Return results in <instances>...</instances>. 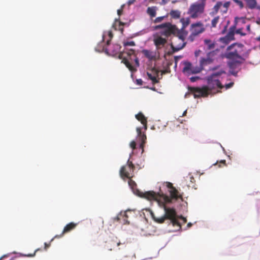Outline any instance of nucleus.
<instances>
[{
	"label": "nucleus",
	"instance_id": "nucleus-1",
	"mask_svg": "<svg viewBox=\"0 0 260 260\" xmlns=\"http://www.w3.org/2000/svg\"><path fill=\"white\" fill-rule=\"evenodd\" d=\"M168 188L171 189L170 191V197H169L163 193H156L153 191H149L145 192H140L139 196L141 197L145 198L149 201H156L159 203L161 200L165 203H171L173 199L176 200L180 199L183 201L182 194H179V191L173 186L172 183L166 182Z\"/></svg>",
	"mask_w": 260,
	"mask_h": 260
},
{
	"label": "nucleus",
	"instance_id": "nucleus-2",
	"mask_svg": "<svg viewBox=\"0 0 260 260\" xmlns=\"http://www.w3.org/2000/svg\"><path fill=\"white\" fill-rule=\"evenodd\" d=\"M175 31L173 35L176 37V39L171 44V47L173 52H177L182 49L186 44L185 39L187 35V31L184 29H179L175 26Z\"/></svg>",
	"mask_w": 260,
	"mask_h": 260
},
{
	"label": "nucleus",
	"instance_id": "nucleus-3",
	"mask_svg": "<svg viewBox=\"0 0 260 260\" xmlns=\"http://www.w3.org/2000/svg\"><path fill=\"white\" fill-rule=\"evenodd\" d=\"M244 46L241 44L234 43L227 48V51L225 53V58L229 59H240L244 60L242 55L244 53Z\"/></svg>",
	"mask_w": 260,
	"mask_h": 260
},
{
	"label": "nucleus",
	"instance_id": "nucleus-4",
	"mask_svg": "<svg viewBox=\"0 0 260 260\" xmlns=\"http://www.w3.org/2000/svg\"><path fill=\"white\" fill-rule=\"evenodd\" d=\"M159 205L162 204V208L165 211V214L161 216H156L155 214L151 212V215L152 219L156 222L158 223H163L166 219H172L174 217H176L177 213L175 209L173 208L168 207L166 206V204L164 201L161 200V202L158 203Z\"/></svg>",
	"mask_w": 260,
	"mask_h": 260
},
{
	"label": "nucleus",
	"instance_id": "nucleus-5",
	"mask_svg": "<svg viewBox=\"0 0 260 260\" xmlns=\"http://www.w3.org/2000/svg\"><path fill=\"white\" fill-rule=\"evenodd\" d=\"M225 72L223 70H220L218 72L214 73L207 78V81L209 88V91H210L212 89H214L215 87H218L220 89H222L223 86L221 84L219 81L218 77L221 76L222 74H225Z\"/></svg>",
	"mask_w": 260,
	"mask_h": 260
},
{
	"label": "nucleus",
	"instance_id": "nucleus-6",
	"mask_svg": "<svg viewBox=\"0 0 260 260\" xmlns=\"http://www.w3.org/2000/svg\"><path fill=\"white\" fill-rule=\"evenodd\" d=\"M205 30L204 24L200 21L191 24L190 28L191 33L188 38V40L191 42H193L196 37L203 32Z\"/></svg>",
	"mask_w": 260,
	"mask_h": 260
},
{
	"label": "nucleus",
	"instance_id": "nucleus-7",
	"mask_svg": "<svg viewBox=\"0 0 260 260\" xmlns=\"http://www.w3.org/2000/svg\"><path fill=\"white\" fill-rule=\"evenodd\" d=\"M205 6L204 4H201L198 2L192 4L188 9V14L191 18L196 19L204 12Z\"/></svg>",
	"mask_w": 260,
	"mask_h": 260
},
{
	"label": "nucleus",
	"instance_id": "nucleus-8",
	"mask_svg": "<svg viewBox=\"0 0 260 260\" xmlns=\"http://www.w3.org/2000/svg\"><path fill=\"white\" fill-rule=\"evenodd\" d=\"M135 169V166L132 161L128 160L126 166H122L120 170V177L124 179L125 178H129L133 177V173Z\"/></svg>",
	"mask_w": 260,
	"mask_h": 260
},
{
	"label": "nucleus",
	"instance_id": "nucleus-9",
	"mask_svg": "<svg viewBox=\"0 0 260 260\" xmlns=\"http://www.w3.org/2000/svg\"><path fill=\"white\" fill-rule=\"evenodd\" d=\"M126 57L122 56L121 62L126 66L129 71L132 72H135L137 71V69L132 65L134 60L133 55H136L135 51L133 49H131L126 53Z\"/></svg>",
	"mask_w": 260,
	"mask_h": 260
},
{
	"label": "nucleus",
	"instance_id": "nucleus-10",
	"mask_svg": "<svg viewBox=\"0 0 260 260\" xmlns=\"http://www.w3.org/2000/svg\"><path fill=\"white\" fill-rule=\"evenodd\" d=\"M188 91L191 92L194 98H198L201 96H207L209 94V88L204 86L202 88L190 87H188Z\"/></svg>",
	"mask_w": 260,
	"mask_h": 260
},
{
	"label": "nucleus",
	"instance_id": "nucleus-11",
	"mask_svg": "<svg viewBox=\"0 0 260 260\" xmlns=\"http://www.w3.org/2000/svg\"><path fill=\"white\" fill-rule=\"evenodd\" d=\"M184 64L183 72L188 75L199 73L202 71V67L200 66H194L190 62L185 61L184 62Z\"/></svg>",
	"mask_w": 260,
	"mask_h": 260
},
{
	"label": "nucleus",
	"instance_id": "nucleus-12",
	"mask_svg": "<svg viewBox=\"0 0 260 260\" xmlns=\"http://www.w3.org/2000/svg\"><path fill=\"white\" fill-rule=\"evenodd\" d=\"M231 60L228 62L230 68L231 74L235 76H237L238 71L240 70V66L242 63V61L240 59H230Z\"/></svg>",
	"mask_w": 260,
	"mask_h": 260
},
{
	"label": "nucleus",
	"instance_id": "nucleus-13",
	"mask_svg": "<svg viewBox=\"0 0 260 260\" xmlns=\"http://www.w3.org/2000/svg\"><path fill=\"white\" fill-rule=\"evenodd\" d=\"M217 51V50L211 51L207 54L206 58H202L200 60V66L202 67V70L205 66L211 63L213 61V57L216 54Z\"/></svg>",
	"mask_w": 260,
	"mask_h": 260
},
{
	"label": "nucleus",
	"instance_id": "nucleus-14",
	"mask_svg": "<svg viewBox=\"0 0 260 260\" xmlns=\"http://www.w3.org/2000/svg\"><path fill=\"white\" fill-rule=\"evenodd\" d=\"M153 43L156 47V50L158 51V50L164 47L167 43V39L156 34L154 35Z\"/></svg>",
	"mask_w": 260,
	"mask_h": 260
},
{
	"label": "nucleus",
	"instance_id": "nucleus-15",
	"mask_svg": "<svg viewBox=\"0 0 260 260\" xmlns=\"http://www.w3.org/2000/svg\"><path fill=\"white\" fill-rule=\"evenodd\" d=\"M121 46L118 44H113L112 47L109 49H107L106 47H104L103 49L105 50L106 52L109 51L110 53L113 55L115 56L118 54V57L119 58H122V55H123V53L121 52Z\"/></svg>",
	"mask_w": 260,
	"mask_h": 260
},
{
	"label": "nucleus",
	"instance_id": "nucleus-16",
	"mask_svg": "<svg viewBox=\"0 0 260 260\" xmlns=\"http://www.w3.org/2000/svg\"><path fill=\"white\" fill-rule=\"evenodd\" d=\"M142 52L146 58L151 60H155L159 58V51H153L144 49L142 50Z\"/></svg>",
	"mask_w": 260,
	"mask_h": 260
},
{
	"label": "nucleus",
	"instance_id": "nucleus-17",
	"mask_svg": "<svg viewBox=\"0 0 260 260\" xmlns=\"http://www.w3.org/2000/svg\"><path fill=\"white\" fill-rule=\"evenodd\" d=\"M175 25L171 24L167 28L164 29L160 30L159 32L156 33V34H158L160 36H164L167 38L170 37L171 35H173V33L175 31Z\"/></svg>",
	"mask_w": 260,
	"mask_h": 260
},
{
	"label": "nucleus",
	"instance_id": "nucleus-18",
	"mask_svg": "<svg viewBox=\"0 0 260 260\" xmlns=\"http://www.w3.org/2000/svg\"><path fill=\"white\" fill-rule=\"evenodd\" d=\"M137 132V139L138 141H140L141 143L140 147L142 150V152L144 151V146L146 141V136L144 133H142L141 132V128L137 127L136 129Z\"/></svg>",
	"mask_w": 260,
	"mask_h": 260
},
{
	"label": "nucleus",
	"instance_id": "nucleus-19",
	"mask_svg": "<svg viewBox=\"0 0 260 260\" xmlns=\"http://www.w3.org/2000/svg\"><path fill=\"white\" fill-rule=\"evenodd\" d=\"M77 223H74V222H70L68 224H67L64 228L60 236H56L55 237H60L63 235H64L66 233H69L71 232L72 230H74L77 225Z\"/></svg>",
	"mask_w": 260,
	"mask_h": 260
},
{
	"label": "nucleus",
	"instance_id": "nucleus-20",
	"mask_svg": "<svg viewBox=\"0 0 260 260\" xmlns=\"http://www.w3.org/2000/svg\"><path fill=\"white\" fill-rule=\"evenodd\" d=\"M121 244L120 241L115 238L109 241L107 244V247L110 250H112L115 247L119 246Z\"/></svg>",
	"mask_w": 260,
	"mask_h": 260
},
{
	"label": "nucleus",
	"instance_id": "nucleus-21",
	"mask_svg": "<svg viewBox=\"0 0 260 260\" xmlns=\"http://www.w3.org/2000/svg\"><path fill=\"white\" fill-rule=\"evenodd\" d=\"M135 117L143 125L145 129H146L147 128V118L144 115V114L142 112H139L135 115Z\"/></svg>",
	"mask_w": 260,
	"mask_h": 260
},
{
	"label": "nucleus",
	"instance_id": "nucleus-22",
	"mask_svg": "<svg viewBox=\"0 0 260 260\" xmlns=\"http://www.w3.org/2000/svg\"><path fill=\"white\" fill-rule=\"evenodd\" d=\"M204 44L207 50H211L214 49L215 47V43L210 39H205L204 40Z\"/></svg>",
	"mask_w": 260,
	"mask_h": 260
},
{
	"label": "nucleus",
	"instance_id": "nucleus-23",
	"mask_svg": "<svg viewBox=\"0 0 260 260\" xmlns=\"http://www.w3.org/2000/svg\"><path fill=\"white\" fill-rule=\"evenodd\" d=\"M155 71L156 76H153L151 74L147 72V74L148 77L149 79L152 81V82L153 84L157 83L159 82L158 79H157L156 77L158 76V74L159 71L156 70H153Z\"/></svg>",
	"mask_w": 260,
	"mask_h": 260
},
{
	"label": "nucleus",
	"instance_id": "nucleus-24",
	"mask_svg": "<svg viewBox=\"0 0 260 260\" xmlns=\"http://www.w3.org/2000/svg\"><path fill=\"white\" fill-rule=\"evenodd\" d=\"M171 18L174 19H179L181 16V12L178 10H172L170 13Z\"/></svg>",
	"mask_w": 260,
	"mask_h": 260
},
{
	"label": "nucleus",
	"instance_id": "nucleus-25",
	"mask_svg": "<svg viewBox=\"0 0 260 260\" xmlns=\"http://www.w3.org/2000/svg\"><path fill=\"white\" fill-rule=\"evenodd\" d=\"M248 7L250 9H254L255 8H258L256 7L257 2L256 0H244Z\"/></svg>",
	"mask_w": 260,
	"mask_h": 260
},
{
	"label": "nucleus",
	"instance_id": "nucleus-26",
	"mask_svg": "<svg viewBox=\"0 0 260 260\" xmlns=\"http://www.w3.org/2000/svg\"><path fill=\"white\" fill-rule=\"evenodd\" d=\"M235 27H232L230 28V30L228 32V33L226 34L225 37L229 39V40L230 41L234 40L235 37H234V34H235Z\"/></svg>",
	"mask_w": 260,
	"mask_h": 260
},
{
	"label": "nucleus",
	"instance_id": "nucleus-27",
	"mask_svg": "<svg viewBox=\"0 0 260 260\" xmlns=\"http://www.w3.org/2000/svg\"><path fill=\"white\" fill-rule=\"evenodd\" d=\"M156 8L155 7H150L147 9V14L151 17H154L156 14Z\"/></svg>",
	"mask_w": 260,
	"mask_h": 260
},
{
	"label": "nucleus",
	"instance_id": "nucleus-28",
	"mask_svg": "<svg viewBox=\"0 0 260 260\" xmlns=\"http://www.w3.org/2000/svg\"><path fill=\"white\" fill-rule=\"evenodd\" d=\"M182 24V29H184L190 23V19L189 18H182L180 20Z\"/></svg>",
	"mask_w": 260,
	"mask_h": 260
},
{
	"label": "nucleus",
	"instance_id": "nucleus-29",
	"mask_svg": "<svg viewBox=\"0 0 260 260\" xmlns=\"http://www.w3.org/2000/svg\"><path fill=\"white\" fill-rule=\"evenodd\" d=\"M171 24H172L170 22H166V23H162V24H161L159 25H156L154 27V29L157 30V29H161L162 30V29H164L166 28H167L169 25H171Z\"/></svg>",
	"mask_w": 260,
	"mask_h": 260
},
{
	"label": "nucleus",
	"instance_id": "nucleus-30",
	"mask_svg": "<svg viewBox=\"0 0 260 260\" xmlns=\"http://www.w3.org/2000/svg\"><path fill=\"white\" fill-rule=\"evenodd\" d=\"M222 6V3L221 2H218L215 4V5L213 7V13L214 14L217 13L218 12L219 9L221 8V7Z\"/></svg>",
	"mask_w": 260,
	"mask_h": 260
},
{
	"label": "nucleus",
	"instance_id": "nucleus-31",
	"mask_svg": "<svg viewBox=\"0 0 260 260\" xmlns=\"http://www.w3.org/2000/svg\"><path fill=\"white\" fill-rule=\"evenodd\" d=\"M219 20V16H216L214 17L211 21V26L212 27H215L217 24L218 23Z\"/></svg>",
	"mask_w": 260,
	"mask_h": 260
},
{
	"label": "nucleus",
	"instance_id": "nucleus-32",
	"mask_svg": "<svg viewBox=\"0 0 260 260\" xmlns=\"http://www.w3.org/2000/svg\"><path fill=\"white\" fill-rule=\"evenodd\" d=\"M170 220L174 226L176 225L179 226L180 228H181V225L178 219L176 218V217H174L172 219H170Z\"/></svg>",
	"mask_w": 260,
	"mask_h": 260
},
{
	"label": "nucleus",
	"instance_id": "nucleus-33",
	"mask_svg": "<svg viewBox=\"0 0 260 260\" xmlns=\"http://www.w3.org/2000/svg\"><path fill=\"white\" fill-rule=\"evenodd\" d=\"M128 179V185L132 189H134V187L136 186V183L134 180L132 179V178H129Z\"/></svg>",
	"mask_w": 260,
	"mask_h": 260
},
{
	"label": "nucleus",
	"instance_id": "nucleus-34",
	"mask_svg": "<svg viewBox=\"0 0 260 260\" xmlns=\"http://www.w3.org/2000/svg\"><path fill=\"white\" fill-rule=\"evenodd\" d=\"M231 3L230 2H226L223 4V7L224 8V10H223V13H226L228 10V8H229L230 6Z\"/></svg>",
	"mask_w": 260,
	"mask_h": 260
},
{
	"label": "nucleus",
	"instance_id": "nucleus-35",
	"mask_svg": "<svg viewBox=\"0 0 260 260\" xmlns=\"http://www.w3.org/2000/svg\"><path fill=\"white\" fill-rule=\"evenodd\" d=\"M167 17V16L158 17L154 20V22L155 23H159V22H161Z\"/></svg>",
	"mask_w": 260,
	"mask_h": 260
},
{
	"label": "nucleus",
	"instance_id": "nucleus-36",
	"mask_svg": "<svg viewBox=\"0 0 260 260\" xmlns=\"http://www.w3.org/2000/svg\"><path fill=\"white\" fill-rule=\"evenodd\" d=\"M219 40L221 42L225 44H228L230 42V41L229 40V39H228L225 36L224 37L220 38Z\"/></svg>",
	"mask_w": 260,
	"mask_h": 260
},
{
	"label": "nucleus",
	"instance_id": "nucleus-37",
	"mask_svg": "<svg viewBox=\"0 0 260 260\" xmlns=\"http://www.w3.org/2000/svg\"><path fill=\"white\" fill-rule=\"evenodd\" d=\"M124 46H134L135 45V43L134 41H127L123 43Z\"/></svg>",
	"mask_w": 260,
	"mask_h": 260
},
{
	"label": "nucleus",
	"instance_id": "nucleus-38",
	"mask_svg": "<svg viewBox=\"0 0 260 260\" xmlns=\"http://www.w3.org/2000/svg\"><path fill=\"white\" fill-rule=\"evenodd\" d=\"M233 1L235 2L241 9H242L244 7V5L242 1L239 0H233Z\"/></svg>",
	"mask_w": 260,
	"mask_h": 260
},
{
	"label": "nucleus",
	"instance_id": "nucleus-39",
	"mask_svg": "<svg viewBox=\"0 0 260 260\" xmlns=\"http://www.w3.org/2000/svg\"><path fill=\"white\" fill-rule=\"evenodd\" d=\"M108 35L109 37V40H107V45H109L110 43V42L111 41V39L113 37V34L111 31H108Z\"/></svg>",
	"mask_w": 260,
	"mask_h": 260
},
{
	"label": "nucleus",
	"instance_id": "nucleus-40",
	"mask_svg": "<svg viewBox=\"0 0 260 260\" xmlns=\"http://www.w3.org/2000/svg\"><path fill=\"white\" fill-rule=\"evenodd\" d=\"M134 57V61L135 62V64L136 67L139 66V61L138 58L136 56V55H133Z\"/></svg>",
	"mask_w": 260,
	"mask_h": 260
},
{
	"label": "nucleus",
	"instance_id": "nucleus-41",
	"mask_svg": "<svg viewBox=\"0 0 260 260\" xmlns=\"http://www.w3.org/2000/svg\"><path fill=\"white\" fill-rule=\"evenodd\" d=\"M235 32L237 34H240L241 36H245L246 35V34L245 33H243L242 32V28H239L238 29H237L235 31Z\"/></svg>",
	"mask_w": 260,
	"mask_h": 260
},
{
	"label": "nucleus",
	"instance_id": "nucleus-42",
	"mask_svg": "<svg viewBox=\"0 0 260 260\" xmlns=\"http://www.w3.org/2000/svg\"><path fill=\"white\" fill-rule=\"evenodd\" d=\"M130 146L133 149H135L136 146V143L135 141H133L130 143Z\"/></svg>",
	"mask_w": 260,
	"mask_h": 260
},
{
	"label": "nucleus",
	"instance_id": "nucleus-43",
	"mask_svg": "<svg viewBox=\"0 0 260 260\" xmlns=\"http://www.w3.org/2000/svg\"><path fill=\"white\" fill-rule=\"evenodd\" d=\"M233 85H234V83L231 82L229 84H226L225 86L226 89H228V88H230L231 87H232Z\"/></svg>",
	"mask_w": 260,
	"mask_h": 260
},
{
	"label": "nucleus",
	"instance_id": "nucleus-44",
	"mask_svg": "<svg viewBox=\"0 0 260 260\" xmlns=\"http://www.w3.org/2000/svg\"><path fill=\"white\" fill-rule=\"evenodd\" d=\"M40 250V249H36L35 252H34V253L32 254H28L27 255H26L27 256H28V257H33L35 255V254L36 253L37 251H39Z\"/></svg>",
	"mask_w": 260,
	"mask_h": 260
},
{
	"label": "nucleus",
	"instance_id": "nucleus-45",
	"mask_svg": "<svg viewBox=\"0 0 260 260\" xmlns=\"http://www.w3.org/2000/svg\"><path fill=\"white\" fill-rule=\"evenodd\" d=\"M123 6H122L121 7V8L120 9H118L117 10V14L119 16H120V15H121L122 13V11H123Z\"/></svg>",
	"mask_w": 260,
	"mask_h": 260
},
{
	"label": "nucleus",
	"instance_id": "nucleus-46",
	"mask_svg": "<svg viewBox=\"0 0 260 260\" xmlns=\"http://www.w3.org/2000/svg\"><path fill=\"white\" fill-rule=\"evenodd\" d=\"M199 79L198 77H192L190 78V80L191 82H195L197 79Z\"/></svg>",
	"mask_w": 260,
	"mask_h": 260
},
{
	"label": "nucleus",
	"instance_id": "nucleus-47",
	"mask_svg": "<svg viewBox=\"0 0 260 260\" xmlns=\"http://www.w3.org/2000/svg\"><path fill=\"white\" fill-rule=\"evenodd\" d=\"M135 1H136V0H128L127 2V4L128 6H130V5H132L133 4H134Z\"/></svg>",
	"mask_w": 260,
	"mask_h": 260
},
{
	"label": "nucleus",
	"instance_id": "nucleus-48",
	"mask_svg": "<svg viewBox=\"0 0 260 260\" xmlns=\"http://www.w3.org/2000/svg\"><path fill=\"white\" fill-rule=\"evenodd\" d=\"M206 0H199V3H200L201 4H204V6H206Z\"/></svg>",
	"mask_w": 260,
	"mask_h": 260
},
{
	"label": "nucleus",
	"instance_id": "nucleus-49",
	"mask_svg": "<svg viewBox=\"0 0 260 260\" xmlns=\"http://www.w3.org/2000/svg\"><path fill=\"white\" fill-rule=\"evenodd\" d=\"M191 93H191V92H190L189 91L188 92H187V93H185V98H188V97L190 96V95L191 94Z\"/></svg>",
	"mask_w": 260,
	"mask_h": 260
},
{
	"label": "nucleus",
	"instance_id": "nucleus-50",
	"mask_svg": "<svg viewBox=\"0 0 260 260\" xmlns=\"http://www.w3.org/2000/svg\"><path fill=\"white\" fill-rule=\"evenodd\" d=\"M44 245H45L44 248H45V249L46 250L48 247H49L50 245V244H47V243H45Z\"/></svg>",
	"mask_w": 260,
	"mask_h": 260
},
{
	"label": "nucleus",
	"instance_id": "nucleus-51",
	"mask_svg": "<svg viewBox=\"0 0 260 260\" xmlns=\"http://www.w3.org/2000/svg\"><path fill=\"white\" fill-rule=\"evenodd\" d=\"M137 82L138 84H139L140 85H142V80L141 79L137 80Z\"/></svg>",
	"mask_w": 260,
	"mask_h": 260
},
{
	"label": "nucleus",
	"instance_id": "nucleus-52",
	"mask_svg": "<svg viewBox=\"0 0 260 260\" xmlns=\"http://www.w3.org/2000/svg\"><path fill=\"white\" fill-rule=\"evenodd\" d=\"M183 134H187V129L183 128Z\"/></svg>",
	"mask_w": 260,
	"mask_h": 260
},
{
	"label": "nucleus",
	"instance_id": "nucleus-53",
	"mask_svg": "<svg viewBox=\"0 0 260 260\" xmlns=\"http://www.w3.org/2000/svg\"><path fill=\"white\" fill-rule=\"evenodd\" d=\"M218 68H219V66H216V67H213V68L212 69V70L213 71H214V70H217Z\"/></svg>",
	"mask_w": 260,
	"mask_h": 260
},
{
	"label": "nucleus",
	"instance_id": "nucleus-54",
	"mask_svg": "<svg viewBox=\"0 0 260 260\" xmlns=\"http://www.w3.org/2000/svg\"><path fill=\"white\" fill-rule=\"evenodd\" d=\"M186 113H187V111H186V110H185V111H184V112H183V114H182V116H185V115H186Z\"/></svg>",
	"mask_w": 260,
	"mask_h": 260
},
{
	"label": "nucleus",
	"instance_id": "nucleus-55",
	"mask_svg": "<svg viewBox=\"0 0 260 260\" xmlns=\"http://www.w3.org/2000/svg\"><path fill=\"white\" fill-rule=\"evenodd\" d=\"M6 256V255H3V256H1V257H0V260H2V259H3V258H4V257H5Z\"/></svg>",
	"mask_w": 260,
	"mask_h": 260
},
{
	"label": "nucleus",
	"instance_id": "nucleus-56",
	"mask_svg": "<svg viewBox=\"0 0 260 260\" xmlns=\"http://www.w3.org/2000/svg\"><path fill=\"white\" fill-rule=\"evenodd\" d=\"M250 25H248L247 26V30H250Z\"/></svg>",
	"mask_w": 260,
	"mask_h": 260
},
{
	"label": "nucleus",
	"instance_id": "nucleus-57",
	"mask_svg": "<svg viewBox=\"0 0 260 260\" xmlns=\"http://www.w3.org/2000/svg\"><path fill=\"white\" fill-rule=\"evenodd\" d=\"M221 162L223 163V164H225V160H222V161H221Z\"/></svg>",
	"mask_w": 260,
	"mask_h": 260
},
{
	"label": "nucleus",
	"instance_id": "nucleus-58",
	"mask_svg": "<svg viewBox=\"0 0 260 260\" xmlns=\"http://www.w3.org/2000/svg\"><path fill=\"white\" fill-rule=\"evenodd\" d=\"M190 179H191V181L192 182V180H194V178L192 176V177H190Z\"/></svg>",
	"mask_w": 260,
	"mask_h": 260
},
{
	"label": "nucleus",
	"instance_id": "nucleus-59",
	"mask_svg": "<svg viewBox=\"0 0 260 260\" xmlns=\"http://www.w3.org/2000/svg\"><path fill=\"white\" fill-rule=\"evenodd\" d=\"M104 38H105V35H104L103 36V41L104 40Z\"/></svg>",
	"mask_w": 260,
	"mask_h": 260
},
{
	"label": "nucleus",
	"instance_id": "nucleus-60",
	"mask_svg": "<svg viewBox=\"0 0 260 260\" xmlns=\"http://www.w3.org/2000/svg\"><path fill=\"white\" fill-rule=\"evenodd\" d=\"M120 25H123V23L121 22H120Z\"/></svg>",
	"mask_w": 260,
	"mask_h": 260
},
{
	"label": "nucleus",
	"instance_id": "nucleus-61",
	"mask_svg": "<svg viewBox=\"0 0 260 260\" xmlns=\"http://www.w3.org/2000/svg\"><path fill=\"white\" fill-rule=\"evenodd\" d=\"M177 57H178L177 56H175V59H177Z\"/></svg>",
	"mask_w": 260,
	"mask_h": 260
},
{
	"label": "nucleus",
	"instance_id": "nucleus-62",
	"mask_svg": "<svg viewBox=\"0 0 260 260\" xmlns=\"http://www.w3.org/2000/svg\"><path fill=\"white\" fill-rule=\"evenodd\" d=\"M165 73V71H163V72H162V74H164Z\"/></svg>",
	"mask_w": 260,
	"mask_h": 260
}]
</instances>
